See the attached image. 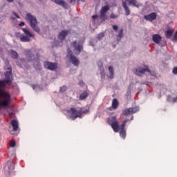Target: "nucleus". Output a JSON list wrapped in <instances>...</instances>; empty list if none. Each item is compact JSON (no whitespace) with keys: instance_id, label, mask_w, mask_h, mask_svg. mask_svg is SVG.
I'll list each match as a JSON object with an SVG mask.
<instances>
[{"instance_id":"nucleus-1","label":"nucleus","mask_w":177,"mask_h":177,"mask_svg":"<svg viewBox=\"0 0 177 177\" xmlns=\"http://www.w3.org/2000/svg\"><path fill=\"white\" fill-rule=\"evenodd\" d=\"M128 121H129V120L125 119L120 124V122H118L117 119V115L106 118V122L109 125H111L113 132L115 133L119 132L120 137L124 140L127 139V129H125V127H127V122H128Z\"/></svg>"},{"instance_id":"nucleus-2","label":"nucleus","mask_w":177,"mask_h":177,"mask_svg":"<svg viewBox=\"0 0 177 177\" xmlns=\"http://www.w3.org/2000/svg\"><path fill=\"white\" fill-rule=\"evenodd\" d=\"M2 84H3V81L0 80V86H2ZM0 93L3 97V100H0V110H3L6 108L10 109L11 111H8V113L9 115H12L13 114V108L10 106V104H12V95L3 89H0Z\"/></svg>"},{"instance_id":"nucleus-3","label":"nucleus","mask_w":177,"mask_h":177,"mask_svg":"<svg viewBox=\"0 0 177 177\" xmlns=\"http://www.w3.org/2000/svg\"><path fill=\"white\" fill-rule=\"evenodd\" d=\"M85 108H80L79 110L75 107H71L69 109H64V111H66L65 115L68 120H72L75 121L77 118H84V114H89V107L84 109Z\"/></svg>"},{"instance_id":"nucleus-4","label":"nucleus","mask_w":177,"mask_h":177,"mask_svg":"<svg viewBox=\"0 0 177 177\" xmlns=\"http://www.w3.org/2000/svg\"><path fill=\"white\" fill-rule=\"evenodd\" d=\"M26 57L28 59L29 62L34 63V68L35 70L38 71H41L42 68L41 67V64L39 60L41 59V54L39 52H36L35 53H32L31 50H28L26 53Z\"/></svg>"},{"instance_id":"nucleus-5","label":"nucleus","mask_w":177,"mask_h":177,"mask_svg":"<svg viewBox=\"0 0 177 177\" xmlns=\"http://www.w3.org/2000/svg\"><path fill=\"white\" fill-rule=\"evenodd\" d=\"M25 20L35 32H39L41 31L39 26H38V19H37V17L32 15L30 12H28L26 13Z\"/></svg>"},{"instance_id":"nucleus-6","label":"nucleus","mask_w":177,"mask_h":177,"mask_svg":"<svg viewBox=\"0 0 177 177\" xmlns=\"http://www.w3.org/2000/svg\"><path fill=\"white\" fill-rule=\"evenodd\" d=\"M111 8V6L109 4V1H106L104 2V6L101 8V10L100 11V19H101V23H103V21H106V20L109 19L107 12H109Z\"/></svg>"},{"instance_id":"nucleus-7","label":"nucleus","mask_w":177,"mask_h":177,"mask_svg":"<svg viewBox=\"0 0 177 177\" xmlns=\"http://www.w3.org/2000/svg\"><path fill=\"white\" fill-rule=\"evenodd\" d=\"M6 67V70L8 71L4 73L6 82L7 85H12V82H13V71L9 61H7Z\"/></svg>"},{"instance_id":"nucleus-8","label":"nucleus","mask_w":177,"mask_h":177,"mask_svg":"<svg viewBox=\"0 0 177 177\" xmlns=\"http://www.w3.org/2000/svg\"><path fill=\"white\" fill-rule=\"evenodd\" d=\"M21 30L25 35L22 34L21 35V42H30V41H31V38H34L35 37V35H34L29 28H22Z\"/></svg>"},{"instance_id":"nucleus-9","label":"nucleus","mask_w":177,"mask_h":177,"mask_svg":"<svg viewBox=\"0 0 177 177\" xmlns=\"http://www.w3.org/2000/svg\"><path fill=\"white\" fill-rule=\"evenodd\" d=\"M17 66L19 67L20 68H26V70H28L30 67V62H28V59H26L24 57L19 58L17 59L16 62Z\"/></svg>"},{"instance_id":"nucleus-10","label":"nucleus","mask_w":177,"mask_h":177,"mask_svg":"<svg viewBox=\"0 0 177 177\" xmlns=\"http://www.w3.org/2000/svg\"><path fill=\"white\" fill-rule=\"evenodd\" d=\"M3 168L6 175H10L15 171V162L8 160Z\"/></svg>"},{"instance_id":"nucleus-11","label":"nucleus","mask_w":177,"mask_h":177,"mask_svg":"<svg viewBox=\"0 0 177 177\" xmlns=\"http://www.w3.org/2000/svg\"><path fill=\"white\" fill-rule=\"evenodd\" d=\"M44 68L49 70L50 71H56L57 70V62H52L50 61H45L44 62Z\"/></svg>"},{"instance_id":"nucleus-12","label":"nucleus","mask_w":177,"mask_h":177,"mask_svg":"<svg viewBox=\"0 0 177 177\" xmlns=\"http://www.w3.org/2000/svg\"><path fill=\"white\" fill-rule=\"evenodd\" d=\"M147 71V65L144 64L143 67L138 66L133 68V73L138 77H143V75Z\"/></svg>"},{"instance_id":"nucleus-13","label":"nucleus","mask_w":177,"mask_h":177,"mask_svg":"<svg viewBox=\"0 0 177 177\" xmlns=\"http://www.w3.org/2000/svg\"><path fill=\"white\" fill-rule=\"evenodd\" d=\"M137 111H139V106L126 108L122 111V115L127 117V115L135 114Z\"/></svg>"},{"instance_id":"nucleus-14","label":"nucleus","mask_w":177,"mask_h":177,"mask_svg":"<svg viewBox=\"0 0 177 177\" xmlns=\"http://www.w3.org/2000/svg\"><path fill=\"white\" fill-rule=\"evenodd\" d=\"M70 32L69 30H63L58 34V39L61 42H63L64 39H66V37L68 35V33Z\"/></svg>"},{"instance_id":"nucleus-15","label":"nucleus","mask_w":177,"mask_h":177,"mask_svg":"<svg viewBox=\"0 0 177 177\" xmlns=\"http://www.w3.org/2000/svg\"><path fill=\"white\" fill-rule=\"evenodd\" d=\"M144 19L147 21H153L157 19V13L151 12L149 15H144Z\"/></svg>"},{"instance_id":"nucleus-16","label":"nucleus","mask_w":177,"mask_h":177,"mask_svg":"<svg viewBox=\"0 0 177 177\" xmlns=\"http://www.w3.org/2000/svg\"><path fill=\"white\" fill-rule=\"evenodd\" d=\"M174 32L175 30L174 29L171 28L169 26H167V29L165 31L166 39H171L174 36Z\"/></svg>"},{"instance_id":"nucleus-17","label":"nucleus","mask_w":177,"mask_h":177,"mask_svg":"<svg viewBox=\"0 0 177 177\" xmlns=\"http://www.w3.org/2000/svg\"><path fill=\"white\" fill-rule=\"evenodd\" d=\"M51 1L56 3V5H59V6H62L64 9H68V3L64 0H51Z\"/></svg>"},{"instance_id":"nucleus-18","label":"nucleus","mask_w":177,"mask_h":177,"mask_svg":"<svg viewBox=\"0 0 177 177\" xmlns=\"http://www.w3.org/2000/svg\"><path fill=\"white\" fill-rule=\"evenodd\" d=\"M69 62L74 66L75 67H78L80 66V59L77 57L75 55H72V57H69Z\"/></svg>"},{"instance_id":"nucleus-19","label":"nucleus","mask_w":177,"mask_h":177,"mask_svg":"<svg viewBox=\"0 0 177 177\" xmlns=\"http://www.w3.org/2000/svg\"><path fill=\"white\" fill-rule=\"evenodd\" d=\"M10 124L12 127V132H16L19 131V121L17 120L12 119Z\"/></svg>"},{"instance_id":"nucleus-20","label":"nucleus","mask_w":177,"mask_h":177,"mask_svg":"<svg viewBox=\"0 0 177 177\" xmlns=\"http://www.w3.org/2000/svg\"><path fill=\"white\" fill-rule=\"evenodd\" d=\"M161 39H162V36H161V35L158 33L152 35V41L154 44H156V45L160 44Z\"/></svg>"},{"instance_id":"nucleus-21","label":"nucleus","mask_w":177,"mask_h":177,"mask_svg":"<svg viewBox=\"0 0 177 177\" xmlns=\"http://www.w3.org/2000/svg\"><path fill=\"white\" fill-rule=\"evenodd\" d=\"M74 46H75V55H80L81 52H82V49H84V45L81 44H78L77 45V41L74 42Z\"/></svg>"},{"instance_id":"nucleus-22","label":"nucleus","mask_w":177,"mask_h":177,"mask_svg":"<svg viewBox=\"0 0 177 177\" xmlns=\"http://www.w3.org/2000/svg\"><path fill=\"white\" fill-rule=\"evenodd\" d=\"M122 6L124 10L126 16H129V15H131V10H129V7H128L127 1L122 0Z\"/></svg>"},{"instance_id":"nucleus-23","label":"nucleus","mask_w":177,"mask_h":177,"mask_svg":"<svg viewBox=\"0 0 177 177\" xmlns=\"http://www.w3.org/2000/svg\"><path fill=\"white\" fill-rule=\"evenodd\" d=\"M128 2V5L129 6H133L134 8H139L140 6V4H138V1L137 0H124Z\"/></svg>"},{"instance_id":"nucleus-24","label":"nucleus","mask_w":177,"mask_h":177,"mask_svg":"<svg viewBox=\"0 0 177 177\" xmlns=\"http://www.w3.org/2000/svg\"><path fill=\"white\" fill-rule=\"evenodd\" d=\"M10 55L12 57V59H17L19 60V53L17 51L10 49Z\"/></svg>"},{"instance_id":"nucleus-25","label":"nucleus","mask_w":177,"mask_h":177,"mask_svg":"<svg viewBox=\"0 0 177 177\" xmlns=\"http://www.w3.org/2000/svg\"><path fill=\"white\" fill-rule=\"evenodd\" d=\"M89 96V93L86 91H84L79 97L80 100H85Z\"/></svg>"},{"instance_id":"nucleus-26","label":"nucleus","mask_w":177,"mask_h":177,"mask_svg":"<svg viewBox=\"0 0 177 177\" xmlns=\"http://www.w3.org/2000/svg\"><path fill=\"white\" fill-rule=\"evenodd\" d=\"M131 91H132V88H131V84H129V86L127 88V91L125 95L127 100H131V93H132Z\"/></svg>"},{"instance_id":"nucleus-27","label":"nucleus","mask_w":177,"mask_h":177,"mask_svg":"<svg viewBox=\"0 0 177 177\" xmlns=\"http://www.w3.org/2000/svg\"><path fill=\"white\" fill-rule=\"evenodd\" d=\"M118 106H120V102H118L117 98H114L112 100V107L113 108V110H117V109H118Z\"/></svg>"},{"instance_id":"nucleus-28","label":"nucleus","mask_w":177,"mask_h":177,"mask_svg":"<svg viewBox=\"0 0 177 177\" xmlns=\"http://www.w3.org/2000/svg\"><path fill=\"white\" fill-rule=\"evenodd\" d=\"M98 67L100 70V75H101V78L102 80H104V78H106V73H104V69H102V68H103V64L101 63V64H98Z\"/></svg>"},{"instance_id":"nucleus-29","label":"nucleus","mask_w":177,"mask_h":177,"mask_svg":"<svg viewBox=\"0 0 177 177\" xmlns=\"http://www.w3.org/2000/svg\"><path fill=\"white\" fill-rule=\"evenodd\" d=\"M124 37V28H121L119 30V33L116 37V41H118V42H120V41H121V39L123 38Z\"/></svg>"},{"instance_id":"nucleus-30","label":"nucleus","mask_w":177,"mask_h":177,"mask_svg":"<svg viewBox=\"0 0 177 177\" xmlns=\"http://www.w3.org/2000/svg\"><path fill=\"white\" fill-rule=\"evenodd\" d=\"M109 72L110 73L109 78L110 80H113V78H114V68L111 66H109Z\"/></svg>"},{"instance_id":"nucleus-31","label":"nucleus","mask_w":177,"mask_h":177,"mask_svg":"<svg viewBox=\"0 0 177 177\" xmlns=\"http://www.w3.org/2000/svg\"><path fill=\"white\" fill-rule=\"evenodd\" d=\"M147 73H149L151 77H157V73L156 71L150 70L149 65H147Z\"/></svg>"},{"instance_id":"nucleus-32","label":"nucleus","mask_w":177,"mask_h":177,"mask_svg":"<svg viewBox=\"0 0 177 177\" xmlns=\"http://www.w3.org/2000/svg\"><path fill=\"white\" fill-rule=\"evenodd\" d=\"M158 45H159L160 48H164V46H167V40L165 39H161L160 43H158Z\"/></svg>"},{"instance_id":"nucleus-33","label":"nucleus","mask_w":177,"mask_h":177,"mask_svg":"<svg viewBox=\"0 0 177 177\" xmlns=\"http://www.w3.org/2000/svg\"><path fill=\"white\" fill-rule=\"evenodd\" d=\"M67 86L64 85L59 88V93H64V92L67 91Z\"/></svg>"},{"instance_id":"nucleus-34","label":"nucleus","mask_w":177,"mask_h":177,"mask_svg":"<svg viewBox=\"0 0 177 177\" xmlns=\"http://www.w3.org/2000/svg\"><path fill=\"white\" fill-rule=\"evenodd\" d=\"M67 57H68V59H70V57L75 56L74 53H73V50H71V49H70L69 48L67 49Z\"/></svg>"},{"instance_id":"nucleus-35","label":"nucleus","mask_w":177,"mask_h":177,"mask_svg":"<svg viewBox=\"0 0 177 177\" xmlns=\"http://www.w3.org/2000/svg\"><path fill=\"white\" fill-rule=\"evenodd\" d=\"M105 32H101L99 34L97 35V38L100 41L104 37Z\"/></svg>"},{"instance_id":"nucleus-36","label":"nucleus","mask_w":177,"mask_h":177,"mask_svg":"<svg viewBox=\"0 0 177 177\" xmlns=\"http://www.w3.org/2000/svg\"><path fill=\"white\" fill-rule=\"evenodd\" d=\"M99 17H100V15L97 14H95L91 16V19H93V21H96V20H97Z\"/></svg>"},{"instance_id":"nucleus-37","label":"nucleus","mask_w":177,"mask_h":177,"mask_svg":"<svg viewBox=\"0 0 177 177\" xmlns=\"http://www.w3.org/2000/svg\"><path fill=\"white\" fill-rule=\"evenodd\" d=\"M10 147H12V149L16 147V142H15V141H11L10 142Z\"/></svg>"},{"instance_id":"nucleus-38","label":"nucleus","mask_w":177,"mask_h":177,"mask_svg":"<svg viewBox=\"0 0 177 177\" xmlns=\"http://www.w3.org/2000/svg\"><path fill=\"white\" fill-rule=\"evenodd\" d=\"M15 37H16V38H19V39L21 38V35L20 33V32H16L15 33Z\"/></svg>"},{"instance_id":"nucleus-39","label":"nucleus","mask_w":177,"mask_h":177,"mask_svg":"<svg viewBox=\"0 0 177 177\" xmlns=\"http://www.w3.org/2000/svg\"><path fill=\"white\" fill-rule=\"evenodd\" d=\"M172 42H177V35L174 34L171 38Z\"/></svg>"},{"instance_id":"nucleus-40","label":"nucleus","mask_w":177,"mask_h":177,"mask_svg":"<svg viewBox=\"0 0 177 177\" xmlns=\"http://www.w3.org/2000/svg\"><path fill=\"white\" fill-rule=\"evenodd\" d=\"M172 73L174 75H177V66H174L172 70Z\"/></svg>"},{"instance_id":"nucleus-41","label":"nucleus","mask_w":177,"mask_h":177,"mask_svg":"<svg viewBox=\"0 0 177 177\" xmlns=\"http://www.w3.org/2000/svg\"><path fill=\"white\" fill-rule=\"evenodd\" d=\"M117 17H118V16L113 12L110 15V19H117Z\"/></svg>"},{"instance_id":"nucleus-42","label":"nucleus","mask_w":177,"mask_h":177,"mask_svg":"<svg viewBox=\"0 0 177 177\" xmlns=\"http://www.w3.org/2000/svg\"><path fill=\"white\" fill-rule=\"evenodd\" d=\"M112 28L114 31H118L119 27L117 25H113Z\"/></svg>"},{"instance_id":"nucleus-43","label":"nucleus","mask_w":177,"mask_h":177,"mask_svg":"<svg viewBox=\"0 0 177 177\" xmlns=\"http://www.w3.org/2000/svg\"><path fill=\"white\" fill-rule=\"evenodd\" d=\"M88 46H92L93 48H95V43H93V41L91 40L89 41Z\"/></svg>"},{"instance_id":"nucleus-44","label":"nucleus","mask_w":177,"mask_h":177,"mask_svg":"<svg viewBox=\"0 0 177 177\" xmlns=\"http://www.w3.org/2000/svg\"><path fill=\"white\" fill-rule=\"evenodd\" d=\"M167 102H172V96H171V95H167Z\"/></svg>"},{"instance_id":"nucleus-45","label":"nucleus","mask_w":177,"mask_h":177,"mask_svg":"<svg viewBox=\"0 0 177 177\" xmlns=\"http://www.w3.org/2000/svg\"><path fill=\"white\" fill-rule=\"evenodd\" d=\"M19 27H23L24 26H26V22L24 21H20V23L18 24Z\"/></svg>"},{"instance_id":"nucleus-46","label":"nucleus","mask_w":177,"mask_h":177,"mask_svg":"<svg viewBox=\"0 0 177 177\" xmlns=\"http://www.w3.org/2000/svg\"><path fill=\"white\" fill-rule=\"evenodd\" d=\"M32 88L33 91H35V89L40 88V87H39V85L32 84Z\"/></svg>"},{"instance_id":"nucleus-47","label":"nucleus","mask_w":177,"mask_h":177,"mask_svg":"<svg viewBox=\"0 0 177 177\" xmlns=\"http://www.w3.org/2000/svg\"><path fill=\"white\" fill-rule=\"evenodd\" d=\"M69 1V3H71V5H75V1L76 0H68Z\"/></svg>"},{"instance_id":"nucleus-48","label":"nucleus","mask_w":177,"mask_h":177,"mask_svg":"<svg viewBox=\"0 0 177 177\" xmlns=\"http://www.w3.org/2000/svg\"><path fill=\"white\" fill-rule=\"evenodd\" d=\"M13 14L17 19H20V15H19L16 12H14Z\"/></svg>"},{"instance_id":"nucleus-49","label":"nucleus","mask_w":177,"mask_h":177,"mask_svg":"<svg viewBox=\"0 0 177 177\" xmlns=\"http://www.w3.org/2000/svg\"><path fill=\"white\" fill-rule=\"evenodd\" d=\"M172 102L173 103H176L177 102V97L173 98Z\"/></svg>"},{"instance_id":"nucleus-50","label":"nucleus","mask_w":177,"mask_h":177,"mask_svg":"<svg viewBox=\"0 0 177 177\" xmlns=\"http://www.w3.org/2000/svg\"><path fill=\"white\" fill-rule=\"evenodd\" d=\"M138 92H143V88H142L141 87H138Z\"/></svg>"},{"instance_id":"nucleus-51","label":"nucleus","mask_w":177,"mask_h":177,"mask_svg":"<svg viewBox=\"0 0 177 177\" xmlns=\"http://www.w3.org/2000/svg\"><path fill=\"white\" fill-rule=\"evenodd\" d=\"M55 46H57V45H59V44H60V41H59L58 40H56L55 41Z\"/></svg>"},{"instance_id":"nucleus-52","label":"nucleus","mask_w":177,"mask_h":177,"mask_svg":"<svg viewBox=\"0 0 177 177\" xmlns=\"http://www.w3.org/2000/svg\"><path fill=\"white\" fill-rule=\"evenodd\" d=\"M108 110H109L110 111H112V110H114V108L113 107V106L111 105V106L108 108Z\"/></svg>"},{"instance_id":"nucleus-53","label":"nucleus","mask_w":177,"mask_h":177,"mask_svg":"<svg viewBox=\"0 0 177 177\" xmlns=\"http://www.w3.org/2000/svg\"><path fill=\"white\" fill-rule=\"evenodd\" d=\"M8 3H12V2H14L15 0H6Z\"/></svg>"},{"instance_id":"nucleus-54","label":"nucleus","mask_w":177,"mask_h":177,"mask_svg":"<svg viewBox=\"0 0 177 177\" xmlns=\"http://www.w3.org/2000/svg\"><path fill=\"white\" fill-rule=\"evenodd\" d=\"M79 84L80 85H84V81L80 80Z\"/></svg>"},{"instance_id":"nucleus-55","label":"nucleus","mask_w":177,"mask_h":177,"mask_svg":"<svg viewBox=\"0 0 177 177\" xmlns=\"http://www.w3.org/2000/svg\"><path fill=\"white\" fill-rule=\"evenodd\" d=\"M0 55H3V50L2 48H0Z\"/></svg>"},{"instance_id":"nucleus-56","label":"nucleus","mask_w":177,"mask_h":177,"mask_svg":"<svg viewBox=\"0 0 177 177\" xmlns=\"http://www.w3.org/2000/svg\"><path fill=\"white\" fill-rule=\"evenodd\" d=\"M11 133V135H14L15 136H17V134L15 133H12V131L10 132Z\"/></svg>"},{"instance_id":"nucleus-57","label":"nucleus","mask_w":177,"mask_h":177,"mask_svg":"<svg viewBox=\"0 0 177 177\" xmlns=\"http://www.w3.org/2000/svg\"><path fill=\"white\" fill-rule=\"evenodd\" d=\"M130 121H133V115H131V117L130 118Z\"/></svg>"},{"instance_id":"nucleus-58","label":"nucleus","mask_w":177,"mask_h":177,"mask_svg":"<svg viewBox=\"0 0 177 177\" xmlns=\"http://www.w3.org/2000/svg\"><path fill=\"white\" fill-rule=\"evenodd\" d=\"M173 3H176L177 0H172Z\"/></svg>"},{"instance_id":"nucleus-59","label":"nucleus","mask_w":177,"mask_h":177,"mask_svg":"<svg viewBox=\"0 0 177 177\" xmlns=\"http://www.w3.org/2000/svg\"><path fill=\"white\" fill-rule=\"evenodd\" d=\"M11 20H16V18L15 17H12Z\"/></svg>"},{"instance_id":"nucleus-60","label":"nucleus","mask_w":177,"mask_h":177,"mask_svg":"<svg viewBox=\"0 0 177 177\" xmlns=\"http://www.w3.org/2000/svg\"><path fill=\"white\" fill-rule=\"evenodd\" d=\"M80 1H81V2H85V0H77V2H80Z\"/></svg>"},{"instance_id":"nucleus-61","label":"nucleus","mask_w":177,"mask_h":177,"mask_svg":"<svg viewBox=\"0 0 177 177\" xmlns=\"http://www.w3.org/2000/svg\"><path fill=\"white\" fill-rule=\"evenodd\" d=\"M112 6H117V4L115 3H113Z\"/></svg>"},{"instance_id":"nucleus-62","label":"nucleus","mask_w":177,"mask_h":177,"mask_svg":"<svg viewBox=\"0 0 177 177\" xmlns=\"http://www.w3.org/2000/svg\"><path fill=\"white\" fill-rule=\"evenodd\" d=\"M142 84L145 85V84H146V82H142Z\"/></svg>"},{"instance_id":"nucleus-63","label":"nucleus","mask_w":177,"mask_h":177,"mask_svg":"<svg viewBox=\"0 0 177 177\" xmlns=\"http://www.w3.org/2000/svg\"><path fill=\"white\" fill-rule=\"evenodd\" d=\"M174 35H177V32H176V31L174 32Z\"/></svg>"},{"instance_id":"nucleus-64","label":"nucleus","mask_w":177,"mask_h":177,"mask_svg":"<svg viewBox=\"0 0 177 177\" xmlns=\"http://www.w3.org/2000/svg\"><path fill=\"white\" fill-rule=\"evenodd\" d=\"M140 93V92L138 91V92L137 93V95H139Z\"/></svg>"}]
</instances>
